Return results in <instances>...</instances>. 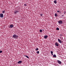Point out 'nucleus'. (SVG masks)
Here are the masks:
<instances>
[{"label":"nucleus","mask_w":66,"mask_h":66,"mask_svg":"<svg viewBox=\"0 0 66 66\" xmlns=\"http://www.w3.org/2000/svg\"><path fill=\"white\" fill-rule=\"evenodd\" d=\"M36 53L37 54H39V51H37V52Z\"/></svg>","instance_id":"4468645a"},{"label":"nucleus","mask_w":66,"mask_h":66,"mask_svg":"<svg viewBox=\"0 0 66 66\" xmlns=\"http://www.w3.org/2000/svg\"><path fill=\"white\" fill-rule=\"evenodd\" d=\"M2 53V51H0V53Z\"/></svg>","instance_id":"412c9836"},{"label":"nucleus","mask_w":66,"mask_h":66,"mask_svg":"<svg viewBox=\"0 0 66 66\" xmlns=\"http://www.w3.org/2000/svg\"><path fill=\"white\" fill-rule=\"evenodd\" d=\"M53 56V57H56V55H54Z\"/></svg>","instance_id":"f8f14e48"},{"label":"nucleus","mask_w":66,"mask_h":66,"mask_svg":"<svg viewBox=\"0 0 66 66\" xmlns=\"http://www.w3.org/2000/svg\"><path fill=\"white\" fill-rule=\"evenodd\" d=\"M59 24H63V21L62 20H60L58 21Z\"/></svg>","instance_id":"f257e3e1"},{"label":"nucleus","mask_w":66,"mask_h":66,"mask_svg":"<svg viewBox=\"0 0 66 66\" xmlns=\"http://www.w3.org/2000/svg\"><path fill=\"white\" fill-rule=\"evenodd\" d=\"M43 31H44V30H43Z\"/></svg>","instance_id":"2f4dec72"},{"label":"nucleus","mask_w":66,"mask_h":66,"mask_svg":"<svg viewBox=\"0 0 66 66\" xmlns=\"http://www.w3.org/2000/svg\"><path fill=\"white\" fill-rule=\"evenodd\" d=\"M51 54L52 55H53V52L52 51H51Z\"/></svg>","instance_id":"ddd939ff"},{"label":"nucleus","mask_w":66,"mask_h":66,"mask_svg":"<svg viewBox=\"0 0 66 66\" xmlns=\"http://www.w3.org/2000/svg\"><path fill=\"white\" fill-rule=\"evenodd\" d=\"M48 36H47V35H45L44 36V38L45 39H46V38H48Z\"/></svg>","instance_id":"39448f33"},{"label":"nucleus","mask_w":66,"mask_h":66,"mask_svg":"<svg viewBox=\"0 0 66 66\" xmlns=\"http://www.w3.org/2000/svg\"><path fill=\"white\" fill-rule=\"evenodd\" d=\"M55 44V45H56V46H59V44L57 43V42H56Z\"/></svg>","instance_id":"6e6552de"},{"label":"nucleus","mask_w":66,"mask_h":66,"mask_svg":"<svg viewBox=\"0 0 66 66\" xmlns=\"http://www.w3.org/2000/svg\"><path fill=\"white\" fill-rule=\"evenodd\" d=\"M16 13H17V11H15V12H14L15 14H16Z\"/></svg>","instance_id":"aec40b11"},{"label":"nucleus","mask_w":66,"mask_h":66,"mask_svg":"<svg viewBox=\"0 0 66 66\" xmlns=\"http://www.w3.org/2000/svg\"><path fill=\"white\" fill-rule=\"evenodd\" d=\"M25 56H26V57H27V58H28V59H29V57H28V56L25 55Z\"/></svg>","instance_id":"2eb2a0df"},{"label":"nucleus","mask_w":66,"mask_h":66,"mask_svg":"<svg viewBox=\"0 0 66 66\" xmlns=\"http://www.w3.org/2000/svg\"><path fill=\"white\" fill-rule=\"evenodd\" d=\"M54 3H55V4H56V3H57V2H56V0H54Z\"/></svg>","instance_id":"9d476101"},{"label":"nucleus","mask_w":66,"mask_h":66,"mask_svg":"<svg viewBox=\"0 0 66 66\" xmlns=\"http://www.w3.org/2000/svg\"><path fill=\"white\" fill-rule=\"evenodd\" d=\"M60 35V36H62V35L61 34Z\"/></svg>","instance_id":"393cba45"},{"label":"nucleus","mask_w":66,"mask_h":66,"mask_svg":"<svg viewBox=\"0 0 66 66\" xmlns=\"http://www.w3.org/2000/svg\"><path fill=\"white\" fill-rule=\"evenodd\" d=\"M56 30H60V29L59 28H56Z\"/></svg>","instance_id":"dca6fc26"},{"label":"nucleus","mask_w":66,"mask_h":66,"mask_svg":"<svg viewBox=\"0 0 66 66\" xmlns=\"http://www.w3.org/2000/svg\"><path fill=\"white\" fill-rule=\"evenodd\" d=\"M60 38H61V37H60Z\"/></svg>","instance_id":"c85d7f7f"},{"label":"nucleus","mask_w":66,"mask_h":66,"mask_svg":"<svg viewBox=\"0 0 66 66\" xmlns=\"http://www.w3.org/2000/svg\"><path fill=\"white\" fill-rule=\"evenodd\" d=\"M0 16L1 18H3V17H4V16H3V13H0Z\"/></svg>","instance_id":"7ed1b4c3"},{"label":"nucleus","mask_w":66,"mask_h":66,"mask_svg":"<svg viewBox=\"0 0 66 66\" xmlns=\"http://www.w3.org/2000/svg\"><path fill=\"white\" fill-rule=\"evenodd\" d=\"M10 27L11 28H13V27H14V25L13 24H11Z\"/></svg>","instance_id":"0eeeda50"},{"label":"nucleus","mask_w":66,"mask_h":66,"mask_svg":"<svg viewBox=\"0 0 66 66\" xmlns=\"http://www.w3.org/2000/svg\"><path fill=\"white\" fill-rule=\"evenodd\" d=\"M43 14H40V16H42V17L43 16Z\"/></svg>","instance_id":"5701e85b"},{"label":"nucleus","mask_w":66,"mask_h":66,"mask_svg":"<svg viewBox=\"0 0 66 66\" xmlns=\"http://www.w3.org/2000/svg\"><path fill=\"white\" fill-rule=\"evenodd\" d=\"M58 40L60 43H62V40H61L60 39H58Z\"/></svg>","instance_id":"423d86ee"},{"label":"nucleus","mask_w":66,"mask_h":66,"mask_svg":"<svg viewBox=\"0 0 66 66\" xmlns=\"http://www.w3.org/2000/svg\"><path fill=\"white\" fill-rule=\"evenodd\" d=\"M43 31H44V30H43Z\"/></svg>","instance_id":"7c9ffc66"},{"label":"nucleus","mask_w":66,"mask_h":66,"mask_svg":"<svg viewBox=\"0 0 66 66\" xmlns=\"http://www.w3.org/2000/svg\"><path fill=\"white\" fill-rule=\"evenodd\" d=\"M24 5L25 6H27V5L26 4H24Z\"/></svg>","instance_id":"b1692460"},{"label":"nucleus","mask_w":66,"mask_h":66,"mask_svg":"<svg viewBox=\"0 0 66 66\" xmlns=\"http://www.w3.org/2000/svg\"><path fill=\"white\" fill-rule=\"evenodd\" d=\"M66 11H64V14H66Z\"/></svg>","instance_id":"4be33fe9"},{"label":"nucleus","mask_w":66,"mask_h":66,"mask_svg":"<svg viewBox=\"0 0 66 66\" xmlns=\"http://www.w3.org/2000/svg\"><path fill=\"white\" fill-rule=\"evenodd\" d=\"M57 62L59 64H62V62L59 60H57Z\"/></svg>","instance_id":"20e7f679"},{"label":"nucleus","mask_w":66,"mask_h":66,"mask_svg":"<svg viewBox=\"0 0 66 66\" xmlns=\"http://www.w3.org/2000/svg\"><path fill=\"white\" fill-rule=\"evenodd\" d=\"M39 31L41 33H42V29H41Z\"/></svg>","instance_id":"f3484780"},{"label":"nucleus","mask_w":66,"mask_h":66,"mask_svg":"<svg viewBox=\"0 0 66 66\" xmlns=\"http://www.w3.org/2000/svg\"><path fill=\"white\" fill-rule=\"evenodd\" d=\"M60 12V11H57V12L58 13H59V12Z\"/></svg>","instance_id":"a878e982"},{"label":"nucleus","mask_w":66,"mask_h":66,"mask_svg":"<svg viewBox=\"0 0 66 66\" xmlns=\"http://www.w3.org/2000/svg\"><path fill=\"white\" fill-rule=\"evenodd\" d=\"M55 17H57V14L56 13L55 14Z\"/></svg>","instance_id":"9b49d317"},{"label":"nucleus","mask_w":66,"mask_h":66,"mask_svg":"<svg viewBox=\"0 0 66 66\" xmlns=\"http://www.w3.org/2000/svg\"><path fill=\"white\" fill-rule=\"evenodd\" d=\"M62 16H64V15H63Z\"/></svg>","instance_id":"cd10ccee"},{"label":"nucleus","mask_w":66,"mask_h":66,"mask_svg":"<svg viewBox=\"0 0 66 66\" xmlns=\"http://www.w3.org/2000/svg\"><path fill=\"white\" fill-rule=\"evenodd\" d=\"M13 38L16 39L17 38V36L15 35H14L13 36Z\"/></svg>","instance_id":"f03ea898"},{"label":"nucleus","mask_w":66,"mask_h":66,"mask_svg":"<svg viewBox=\"0 0 66 66\" xmlns=\"http://www.w3.org/2000/svg\"><path fill=\"white\" fill-rule=\"evenodd\" d=\"M62 38H61L62 39V40H63V38L62 37Z\"/></svg>","instance_id":"bb28decb"},{"label":"nucleus","mask_w":66,"mask_h":66,"mask_svg":"<svg viewBox=\"0 0 66 66\" xmlns=\"http://www.w3.org/2000/svg\"><path fill=\"white\" fill-rule=\"evenodd\" d=\"M5 11H3V12H2L4 14V13H5Z\"/></svg>","instance_id":"a211bd4d"},{"label":"nucleus","mask_w":66,"mask_h":66,"mask_svg":"<svg viewBox=\"0 0 66 66\" xmlns=\"http://www.w3.org/2000/svg\"><path fill=\"white\" fill-rule=\"evenodd\" d=\"M18 36H17V37Z\"/></svg>","instance_id":"c756f323"},{"label":"nucleus","mask_w":66,"mask_h":66,"mask_svg":"<svg viewBox=\"0 0 66 66\" xmlns=\"http://www.w3.org/2000/svg\"><path fill=\"white\" fill-rule=\"evenodd\" d=\"M22 63V61H19L18 62V64H21Z\"/></svg>","instance_id":"1a4fd4ad"},{"label":"nucleus","mask_w":66,"mask_h":66,"mask_svg":"<svg viewBox=\"0 0 66 66\" xmlns=\"http://www.w3.org/2000/svg\"><path fill=\"white\" fill-rule=\"evenodd\" d=\"M36 50H37V51H38V48H36Z\"/></svg>","instance_id":"6ab92c4d"}]
</instances>
